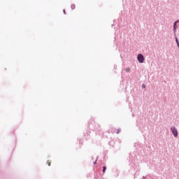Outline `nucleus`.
Returning a JSON list of instances; mask_svg holds the SVG:
<instances>
[{"instance_id": "nucleus-11", "label": "nucleus", "mask_w": 179, "mask_h": 179, "mask_svg": "<svg viewBox=\"0 0 179 179\" xmlns=\"http://www.w3.org/2000/svg\"><path fill=\"white\" fill-rule=\"evenodd\" d=\"M177 22H179V20H177Z\"/></svg>"}, {"instance_id": "nucleus-5", "label": "nucleus", "mask_w": 179, "mask_h": 179, "mask_svg": "<svg viewBox=\"0 0 179 179\" xmlns=\"http://www.w3.org/2000/svg\"><path fill=\"white\" fill-rule=\"evenodd\" d=\"M48 166H51V161L48 160L47 162Z\"/></svg>"}, {"instance_id": "nucleus-6", "label": "nucleus", "mask_w": 179, "mask_h": 179, "mask_svg": "<svg viewBox=\"0 0 179 179\" xmlns=\"http://www.w3.org/2000/svg\"><path fill=\"white\" fill-rule=\"evenodd\" d=\"M125 71H126V72H129V71H130V69H129V68H128V69H125Z\"/></svg>"}, {"instance_id": "nucleus-8", "label": "nucleus", "mask_w": 179, "mask_h": 179, "mask_svg": "<svg viewBox=\"0 0 179 179\" xmlns=\"http://www.w3.org/2000/svg\"><path fill=\"white\" fill-rule=\"evenodd\" d=\"M142 87H143V89H145V84H143V85H142Z\"/></svg>"}, {"instance_id": "nucleus-10", "label": "nucleus", "mask_w": 179, "mask_h": 179, "mask_svg": "<svg viewBox=\"0 0 179 179\" xmlns=\"http://www.w3.org/2000/svg\"><path fill=\"white\" fill-rule=\"evenodd\" d=\"M64 13H65V10H64Z\"/></svg>"}, {"instance_id": "nucleus-9", "label": "nucleus", "mask_w": 179, "mask_h": 179, "mask_svg": "<svg viewBox=\"0 0 179 179\" xmlns=\"http://www.w3.org/2000/svg\"><path fill=\"white\" fill-rule=\"evenodd\" d=\"M177 45H178V48H179V43H177Z\"/></svg>"}, {"instance_id": "nucleus-7", "label": "nucleus", "mask_w": 179, "mask_h": 179, "mask_svg": "<svg viewBox=\"0 0 179 179\" xmlns=\"http://www.w3.org/2000/svg\"><path fill=\"white\" fill-rule=\"evenodd\" d=\"M176 43H177V44H178V38H176Z\"/></svg>"}, {"instance_id": "nucleus-4", "label": "nucleus", "mask_w": 179, "mask_h": 179, "mask_svg": "<svg viewBox=\"0 0 179 179\" xmlns=\"http://www.w3.org/2000/svg\"><path fill=\"white\" fill-rule=\"evenodd\" d=\"M106 166H103V173H106Z\"/></svg>"}, {"instance_id": "nucleus-3", "label": "nucleus", "mask_w": 179, "mask_h": 179, "mask_svg": "<svg viewBox=\"0 0 179 179\" xmlns=\"http://www.w3.org/2000/svg\"><path fill=\"white\" fill-rule=\"evenodd\" d=\"M177 23H178V21H176L175 23H174V25H173V31L174 33H176V31L177 30V27H178L177 26Z\"/></svg>"}, {"instance_id": "nucleus-1", "label": "nucleus", "mask_w": 179, "mask_h": 179, "mask_svg": "<svg viewBox=\"0 0 179 179\" xmlns=\"http://www.w3.org/2000/svg\"><path fill=\"white\" fill-rule=\"evenodd\" d=\"M137 59L140 64H143V62L145 61V57L142 54H139L137 57Z\"/></svg>"}, {"instance_id": "nucleus-2", "label": "nucleus", "mask_w": 179, "mask_h": 179, "mask_svg": "<svg viewBox=\"0 0 179 179\" xmlns=\"http://www.w3.org/2000/svg\"><path fill=\"white\" fill-rule=\"evenodd\" d=\"M171 131L173 134L174 136L176 138H177V136H178V132L177 131V129H176V127H172L171 128Z\"/></svg>"}]
</instances>
